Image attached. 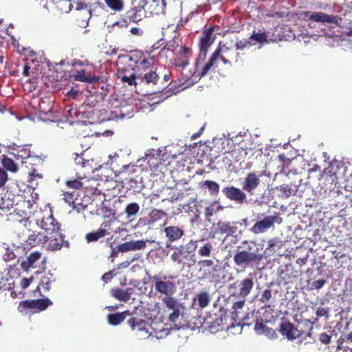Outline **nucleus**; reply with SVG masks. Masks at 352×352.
<instances>
[{"label":"nucleus","instance_id":"nucleus-14","mask_svg":"<svg viewBox=\"0 0 352 352\" xmlns=\"http://www.w3.org/2000/svg\"><path fill=\"white\" fill-rule=\"evenodd\" d=\"M222 192L226 198L238 204H242L247 201L246 195L243 190L233 186L223 188Z\"/></svg>","mask_w":352,"mask_h":352},{"label":"nucleus","instance_id":"nucleus-37","mask_svg":"<svg viewBox=\"0 0 352 352\" xmlns=\"http://www.w3.org/2000/svg\"><path fill=\"white\" fill-rule=\"evenodd\" d=\"M107 233V232L106 230L100 228L96 232L87 233L85 236V239L88 243L95 242L99 240L100 238L104 237Z\"/></svg>","mask_w":352,"mask_h":352},{"label":"nucleus","instance_id":"nucleus-7","mask_svg":"<svg viewBox=\"0 0 352 352\" xmlns=\"http://www.w3.org/2000/svg\"><path fill=\"white\" fill-rule=\"evenodd\" d=\"M52 304L48 298H39L36 300H25L21 301L18 305V311L25 315L30 313H36L47 309Z\"/></svg>","mask_w":352,"mask_h":352},{"label":"nucleus","instance_id":"nucleus-45","mask_svg":"<svg viewBox=\"0 0 352 352\" xmlns=\"http://www.w3.org/2000/svg\"><path fill=\"white\" fill-rule=\"evenodd\" d=\"M1 163L5 168L11 172H16L17 170V166L14 161L9 157H4Z\"/></svg>","mask_w":352,"mask_h":352},{"label":"nucleus","instance_id":"nucleus-29","mask_svg":"<svg viewBox=\"0 0 352 352\" xmlns=\"http://www.w3.org/2000/svg\"><path fill=\"white\" fill-rule=\"evenodd\" d=\"M254 286V281L252 278H245L241 282L239 296L245 298L252 291Z\"/></svg>","mask_w":352,"mask_h":352},{"label":"nucleus","instance_id":"nucleus-13","mask_svg":"<svg viewBox=\"0 0 352 352\" xmlns=\"http://www.w3.org/2000/svg\"><path fill=\"white\" fill-rule=\"evenodd\" d=\"M278 331L288 340H294L302 337L305 332L295 328L294 325L287 320L282 321L279 325Z\"/></svg>","mask_w":352,"mask_h":352},{"label":"nucleus","instance_id":"nucleus-21","mask_svg":"<svg viewBox=\"0 0 352 352\" xmlns=\"http://www.w3.org/2000/svg\"><path fill=\"white\" fill-rule=\"evenodd\" d=\"M111 295L118 300L122 302H127L130 300L132 294L133 293V289L130 287L126 290H123L120 288H113L111 291Z\"/></svg>","mask_w":352,"mask_h":352},{"label":"nucleus","instance_id":"nucleus-63","mask_svg":"<svg viewBox=\"0 0 352 352\" xmlns=\"http://www.w3.org/2000/svg\"><path fill=\"white\" fill-rule=\"evenodd\" d=\"M328 311L323 307L318 308L316 314L318 317H322L327 315Z\"/></svg>","mask_w":352,"mask_h":352},{"label":"nucleus","instance_id":"nucleus-41","mask_svg":"<svg viewBox=\"0 0 352 352\" xmlns=\"http://www.w3.org/2000/svg\"><path fill=\"white\" fill-rule=\"evenodd\" d=\"M122 72H120V77H118V79H120V81L122 83L127 84L129 86H137V85L139 84L138 80V74L136 76H133V77H130L126 76V75H122Z\"/></svg>","mask_w":352,"mask_h":352},{"label":"nucleus","instance_id":"nucleus-40","mask_svg":"<svg viewBox=\"0 0 352 352\" xmlns=\"http://www.w3.org/2000/svg\"><path fill=\"white\" fill-rule=\"evenodd\" d=\"M197 299L199 306L202 309L206 307L210 301V296L206 292H199L197 295Z\"/></svg>","mask_w":352,"mask_h":352},{"label":"nucleus","instance_id":"nucleus-35","mask_svg":"<svg viewBox=\"0 0 352 352\" xmlns=\"http://www.w3.org/2000/svg\"><path fill=\"white\" fill-rule=\"evenodd\" d=\"M202 186H206L212 196L217 197L219 193L220 186L216 182L206 180L203 182Z\"/></svg>","mask_w":352,"mask_h":352},{"label":"nucleus","instance_id":"nucleus-9","mask_svg":"<svg viewBox=\"0 0 352 352\" xmlns=\"http://www.w3.org/2000/svg\"><path fill=\"white\" fill-rule=\"evenodd\" d=\"M145 10L144 5L140 3L138 6H134L128 10L123 16L122 21H118L117 23H122L121 25L127 26L129 23H138L145 17Z\"/></svg>","mask_w":352,"mask_h":352},{"label":"nucleus","instance_id":"nucleus-54","mask_svg":"<svg viewBox=\"0 0 352 352\" xmlns=\"http://www.w3.org/2000/svg\"><path fill=\"white\" fill-rule=\"evenodd\" d=\"M279 190L286 198H289L293 192V189L288 184L281 185L279 188Z\"/></svg>","mask_w":352,"mask_h":352},{"label":"nucleus","instance_id":"nucleus-33","mask_svg":"<svg viewBox=\"0 0 352 352\" xmlns=\"http://www.w3.org/2000/svg\"><path fill=\"white\" fill-rule=\"evenodd\" d=\"M166 217L167 213L165 211L162 210L153 209L148 214L149 223H156Z\"/></svg>","mask_w":352,"mask_h":352},{"label":"nucleus","instance_id":"nucleus-20","mask_svg":"<svg viewBox=\"0 0 352 352\" xmlns=\"http://www.w3.org/2000/svg\"><path fill=\"white\" fill-rule=\"evenodd\" d=\"M164 232L166 237L170 242H173L180 239L184 234V232L182 228L174 226H170L164 228Z\"/></svg>","mask_w":352,"mask_h":352},{"label":"nucleus","instance_id":"nucleus-56","mask_svg":"<svg viewBox=\"0 0 352 352\" xmlns=\"http://www.w3.org/2000/svg\"><path fill=\"white\" fill-rule=\"evenodd\" d=\"M18 152L19 155L23 159L30 160L32 157L31 151L28 148L23 147Z\"/></svg>","mask_w":352,"mask_h":352},{"label":"nucleus","instance_id":"nucleus-10","mask_svg":"<svg viewBox=\"0 0 352 352\" xmlns=\"http://www.w3.org/2000/svg\"><path fill=\"white\" fill-rule=\"evenodd\" d=\"M46 248L50 251L60 250L63 247H69V242L65 240V235L60 232H55L52 235L45 234Z\"/></svg>","mask_w":352,"mask_h":352},{"label":"nucleus","instance_id":"nucleus-44","mask_svg":"<svg viewBox=\"0 0 352 352\" xmlns=\"http://www.w3.org/2000/svg\"><path fill=\"white\" fill-rule=\"evenodd\" d=\"M212 250V245L210 243H207L199 248L198 254L201 257H209L211 256Z\"/></svg>","mask_w":352,"mask_h":352},{"label":"nucleus","instance_id":"nucleus-15","mask_svg":"<svg viewBox=\"0 0 352 352\" xmlns=\"http://www.w3.org/2000/svg\"><path fill=\"white\" fill-rule=\"evenodd\" d=\"M277 219L276 216H267L263 219L258 221L252 227L251 231L255 234L263 233L273 227Z\"/></svg>","mask_w":352,"mask_h":352},{"label":"nucleus","instance_id":"nucleus-3","mask_svg":"<svg viewBox=\"0 0 352 352\" xmlns=\"http://www.w3.org/2000/svg\"><path fill=\"white\" fill-rule=\"evenodd\" d=\"M238 56L239 54L236 53L232 47L228 46L227 43L223 44L222 47H218L201 68V76H206L215 65L218 59H221L226 65H230L232 60H237Z\"/></svg>","mask_w":352,"mask_h":352},{"label":"nucleus","instance_id":"nucleus-38","mask_svg":"<svg viewBox=\"0 0 352 352\" xmlns=\"http://www.w3.org/2000/svg\"><path fill=\"white\" fill-rule=\"evenodd\" d=\"M104 2L114 12H120L124 8L123 0H104Z\"/></svg>","mask_w":352,"mask_h":352},{"label":"nucleus","instance_id":"nucleus-59","mask_svg":"<svg viewBox=\"0 0 352 352\" xmlns=\"http://www.w3.org/2000/svg\"><path fill=\"white\" fill-rule=\"evenodd\" d=\"M76 9L77 10H84V9H87L88 12L89 14V16H91V8L88 9V5L86 4L84 2L77 1L76 3Z\"/></svg>","mask_w":352,"mask_h":352},{"label":"nucleus","instance_id":"nucleus-30","mask_svg":"<svg viewBox=\"0 0 352 352\" xmlns=\"http://www.w3.org/2000/svg\"><path fill=\"white\" fill-rule=\"evenodd\" d=\"M245 305V300H240L235 302L233 304L232 309L233 311L232 312V317L235 322L238 320L240 321L243 319V316H241V310Z\"/></svg>","mask_w":352,"mask_h":352},{"label":"nucleus","instance_id":"nucleus-64","mask_svg":"<svg viewBox=\"0 0 352 352\" xmlns=\"http://www.w3.org/2000/svg\"><path fill=\"white\" fill-rule=\"evenodd\" d=\"M36 177H38L39 179L42 178V175L36 173L35 170H33L32 173L29 175V182H32Z\"/></svg>","mask_w":352,"mask_h":352},{"label":"nucleus","instance_id":"nucleus-12","mask_svg":"<svg viewBox=\"0 0 352 352\" xmlns=\"http://www.w3.org/2000/svg\"><path fill=\"white\" fill-rule=\"evenodd\" d=\"M305 16L310 21L322 23H331L336 25H339L341 18L331 14H327L324 12H305Z\"/></svg>","mask_w":352,"mask_h":352},{"label":"nucleus","instance_id":"nucleus-58","mask_svg":"<svg viewBox=\"0 0 352 352\" xmlns=\"http://www.w3.org/2000/svg\"><path fill=\"white\" fill-rule=\"evenodd\" d=\"M8 180V173L7 172L2 168H0V187H2L5 185Z\"/></svg>","mask_w":352,"mask_h":352},{"label":"nucleus","instance_id":"nucleus-55","mask_svg":"<svg viewBox=\"0 0 352 352\" xmlns=\"http://www.w3.org/2000/svg\"><path fill=\"white\" fill-rule=\"evenodd\" d=\"M327 281L325 279H319L314 280L311 284V289H321L325 284Z\"/></svg>","mask_w":352,"mask_h":352},{"label":"nucleus","instance_id":"nucleus-60","mask_svg":"<svg viewBox=\"0 0 352 352\" xmlns=\"http://www.w3.org/2000/svg\"><path fill=\"white\" fill-rule=\"evenodd\" d=\"M331 337L326 333L320 335V340L322 343L327 344L331 342Z\"/></svg>","mask_w":352,"mask_h":352},{"label":"nucleus","instance_id":"nucleus-62","mask_svg":"<svg viewBox=\"0 0 352 352\" xmlns=\"http://www.w3.org/2000/svg\"><path fill=\"white\" fill-rule=\"evenodd\" d=\"M279 243H281V241H279L278 239H276V238L271 239L268 241V248H272L274 246L278 245Z\"/></svg>","mask_w":352,"mask_h":352},{"label":"nucleus","instance_id":"nucleus-51","mask_svg":"<svg viewBox=\"0 0 352 352\" xmlns=\"http://www.w3.org/2000/svg\"><path fill=\"white\" fill-rule=\"evenodd\" d=\"M252 45L250 41L247 39H243L241 41H237L235 43L236 50H243L245 48L250 47Z\"/></svg>","mask_w":352,"mask_h":352},{"label":"nucleus","instance_id":"nucleus-25","mask_svg":"<svg viewBox=\"0 0 352 352\" xmlns=\"http://www.w3.org/2000/svg\"><path fill=\"white\" fill-rule=\"evenodd\" d=\"M255 331L258 333L264 334L271 340H274L278 338V334L274 329L269 327L263 323H256L255 325Z\"/></svg>","mask_w":352,"mask_h":352},{"label":"nucleus","instance_id":"nucleus-27","mask_svg":"<svg viewBox=\"0 0 352 352\" xmlns=\"http://www.w3.org/2000/svg\"><path fill=\"white\" fill-rule=\"evenodd\" d=\"M129 311H124L121 313L111 314L108 315V322L113 326L120 324L126 316H130Z\"/></svg>","mask_w":352,"mask_h":352},{"label":"nucleus","instance_id":"nucleus-17","mask_svg":"<svg viewBox=\"0 0 352 352\" xmlns=\"http://www.w3.org/2000/svg\"><path fill=\"white\" fill-rule=\"evenodd\" d=\"M261 183L259 176L254 172L249 173L243 183V189L252 195Z\"/></svg>","mask_w":352,"mask_h":352},{"label":"nucleus","instance_id":"nucleus-57","mask_svg":"<svg viewBox=\"0 0 352 352\" xmlns=\"http://www.w3.org/2000/svg\"><path fill=\"white\" fill-rule=\"evenodd\" d=\"M180 315V311L179 309H173V311L168 316V320L171 322H175L179 318Z\"/></svg>","mask_w":352,"mask_h":352},{"label":"nucleus","instance_id":"nucleus-22","mask_svg":"<svg viewBox=\"0 0 352 352\" xmlns=\"http://www.w3.org/2000/svg\"><path fill=\"white\" fill-rule=\"evenodd\" d=\"M37 219L38 213L20 219L19 223L21 227L25 228L28 232H34L36 227L39 225V222L36 221Z\"/></svg>","mask_w":352,"mask_h":352},{"label":"nucleus","instance_id":"nucleus-61","mask_svg":"<svg viewBox=\"0 0 352 352\" xmlns=\"http://www.w3.org/2000/svg\"><path fill=\"white\" fill-rule=\"evenodd\" d=\"M113 276V272L109 271L108 272L104 273L102 275V279L104 283H108L112 279Z\"/></svg>","mask_w":352,"mask_h":352},{"label":"nucleus","instance_id":"nucleus-52","mask_svg":"<svg viewBox=\"0 0 352 352\" xmlns=\"http://www.w3.org/2000/svg\"><path fill=\"white\" fill-rule=\"evenodd\" d=\"M272 298V291L270 289H265L259 298V301L262 303L266 304Z\"/></svg>","mask_w":352,"mask_h":352},{"label":"nucleus","instance_id":"nucleus-24","mask_svg":"<svg viewBox=\"0 0 352 352\" xmlns=\"http://www.w3.org/2000/svg\"><path fill=\"white\" fill-rule=\"evenodd\" d=\"M236 223H230L226 221H219L217 224V232L220 234H226L231 236L236 232L237 228L234 226Z\"/></svg>","mask_w":352,"mask_h":352},{"label":"nucleus","instance_id":"nucleus-8","mask_svg":"<svg viewBox=\"0 0 352 352\" xmlns=\"http://www.w3.org/2000/svg\"><path fill=\"white\" fill-rule=\"evenodd\" d=\"M173 277H167L166 276L154 275L149 276V280L154 282L153 287L156 292L164 296H172L176 292L175 283L169 280Z\"/></svg>","mask_w":352,"mask_h":352},{"label":"nucleus","instance_id":"nucleus-19","mask_svg":"<svg viewBox=\"0 0 352 352\" xmlns=\"http://www.w3.org/2000/svg\"><path fill=\"white\" fill-rule=\"evenodd\" d=\"M192 252L188 251L184 247L181 245L177 247H174V252L170 255V259L173 262L177 264H182L184 259H186Z\"/></svg>","mask_w":352,"mask_h":352},{"label":"nucleus","instance_id":"nucleus-46","mask_svg":"<svg viewBox=\"0 0 352 352\" xmlns=\"http://www.w3.org/2000/svg\"><path fill=\"white\" fill-rule=\"evenodd\" d=\"M198 265L200 266L199 271V272L204 271V277L206 278L207 274L205 272L206 269L210 268V267H213L214 265V263L212 260L204 259V260L199 261L198 263Z\"/></svg>","mask_w":352,"mask_h":352},{"label":"nucleus","instance_id":"nucleus-34","mask_svg":"<svg viewBox=\"0 0 352 352\" xmlns=\"http://www.w3.org/2000/svg\"><path fill=\"white\" fill-rule=\"evenodd\" d=\"M66 111L67 121L71 124L78 121L80 118V111L76 107H71Z\"/></svg>","mask_w":352,"mask_h":352},{"label":"nucleus","instance_id":"nucleus-18","mask_svg":"<svg viewBox=\"0 0 352 352\" xmlns=\"http://www.w3.org/2000/svg\"><path fill=\"white\" fill-rule=\"evenodd\" d=\"M146 247V242L142 240L131 241L121 243L118 245L117 250L120 252H126L129 251L140 250Z\"/></svg>","mask_w":352,"mask_h":352},{"label":"nucleus","instance_id":"nucleus-39","mask_svg":"<svg viewBox=\"0 0 352 352\" xmlns=\"http://www.w3.org/2000/svg\"><path fill=\"white\" fill-rule=\"evenodd\" d=\"M89 148V146H87L85 150L82 151L80 154H78V153H73V155L75 156L74 157V161H75V163L77 164V165H79L82 168H85L87 166H90L91 164H90V162L89 160H85L82 155H83V153Z\"/></svg>","mask_w":352,"mask_h":352},{"label":"nucleus","instance_id":"nucleus-50","mask_svg":"<svg viewBox=\"0 0 352 352\" xmlns=\"http://www.w3.org/2000/svg\"><path fill=\"white\" fill-rule=\"evenodd\" d=\"M38 288H42L45 291H50L51 288V280L47 276H44L41 278L40 283L38 286Z\"/></svg>","mask_w":352,"mask_h":352},{"label":"nucleus","instance_id":"nucleus-36","mask_svg":"<svg viewBox=\"0 0 352 352\" xmlns=\"http://www.w3.org/2000/svg\"><path fill=\"white\" fill-rule=\"evenodd\" d=\"M250 40L255 41L261 45H263L265 43H269L268 35L265 32H257L254 31L252 35L250 36Z\"/></svg>","mask_w":352,"mask_h":352},{"label":"nucleus","instance_id":"nucleus-28","mask_svg":"<svg viewBox=\"0 0 352 352\" xmlns=\"http://www.w3.org/2000/svg\"><path fill=\"white\" fill-rule=\"evenodd\" d=\"M165 93L171 96L176 94L184 89L183 84L181 80H172L165 88Z\"/></svg>","mask_w":352,"mask_h":352},{"label":"nucleus","instance_id":"nucleus-16","mask_svg":"<svg viewBox=\"0 0 352 352\" xmlns=\"http://www.w3.org/2000/svg\"><path fill=\"white\" fill-rule=\"evenodd\" d=\"M141 5H144L145 12H148L151 15H159L164 13L166 6L164 0H151L146 3L143 0Z\"/></svg>","mask_w":352,"mask_h":352},{"label":"nucleus","instance_id":"nucleus-26","mask_svg":"<svg viewBox=\"0 0 352 352\" xmlns=\"http://www.w3.org/2000/svg\"><path fill=\"white\" fill-rule=\"evenodd\" d=\"M33 233L30 234L28 237L27 242L31 246H35L37 245H45L46 242V238L45 237V234L41 232L36 233V232H32Z\"/></svg>","mask_w":352,"mask_h":352},{"label":"nucleus","instance_id":"nucleus-32","mask_svg":"<svg viewBox=\"0 0 352 352\" xmlns=\"http://www.w3.org/2000/svg\"><path fill=\"white\" fill-rule=\"evenodd\" d=\"M65 201L74 208H76L78 205L81 204V201L77 197L76 191L65 192L64 193Z\"/></svg>","mask_w":352,"mask_h":352},{"label":"nucleus","instance_id":"nucleus-11","mask_svg":"<svg viewBox=\"0 0 352 352\" xmlns=\"http://www.w3.org/2000/svg\"><path fill=\"white\" fill-rule=\"evenodd\" d=\"M175 66L179 69H180V71L182 74V75L186 78H191L192 76L196 75V76L199 77H203L204 76H201V68L204 65L205 63H204L201 66H200L199 68L196 66V63L195 64V66L192 69V70H188L186 71L187 67L189 66V60L188 58H177L175 60Z\"/></svg>","mask_w":352,"mask_h":352},{"label":"nucleus","instance_id":"nucleus-4","mask_svg":"<svg viewBox=\"0 0 352 352\" xmlns=\"http://www.w3.org/2000/svg\"><path fill=\"white\" fill-rule=\"evenodd\" d=\"M214 28V26H210V28L205 27L202 32L199 43V53L196 58V66L198 68L204 63H206V58L208 50L216 38V36H213Z\"/></svg>","mask_w":352,"mask_h":352},{"label":"nucleus","instance_id":"nucleus-31","mask_svg":"<svg viewBox=\"0 0 352 352\" xmlns=\"http://www.w3.org/2000/svg\"><path fill=\"white\" fill-rule=\"evenodd\" d=\"M41 257V253L36 251L32 252L28 257L27 260L22 263V266L25 268H30L35 267V263Z\"/></svg>","mask_w":352,"mask_h":352},{"label":"nucleus","instance_id":"nucleus-47","mask_svg":"<svg viewBox=\"0 0 352 352\" xmlns=\"http://www.w3.org/2000/svg\"><path fill=\"white\" fill-rule=\"evenodd\" d=\"M162 302L166 307L169 309H176L175 307L177 304V300L171 296H165V297L162 298Z\"/></svg>","mask_w":352,"mask_h":352},{"label":"nucleus","instance_id":"nucleus-53","mask_svg":"<svg viewBox=\"0 0 352 352\" xmlns=\"http://www.w3.org/2000/svg\"><path fill=\"white\" fill-rule=\"evenodd\" d=\"M120 72H122V75H126V76L133 77V76L137 75V71L135 72L133 69H126L125 67H118L117 72V77H120Z\"/></svg>","mask_w":352,"mask_h":352},{"label":"nucleus","instance_id":"nucleus-2","mask_svg":"<svg viewBox=\"0 0 352 352\" xmlns=\"http://www.w3.org/2000/svg\"><path fill=\"white\" fill-rule=\"evenodd\" d=\"M153 50H146V57L148 59V64L142 66L138 72V80L139 85L147 86L149 88H154L160 81V74L156 68L152 65L154 62L155 55L153 54V50L158 48L152 47Z\"/></svg>","mask_w":352,"mask_h":352},{"label":"nucleus","instance_id":"nucleus-6","mask_svg":"<svg viewBox=\"0 0 352 352\" xmlns=\"http://www.w3.org/2000/svg\"><path fill=\"white\" fill-rule=\"evenodd\" d=\"M36 221L39 222L38 227L44 230L45 234L52 235L55 232L60 231V224L54 219L51 210L40 211Z\"/></svg>","mask_w":352,"mask_h":352},{"label":"nucleus","instance_id":"nucleus-5","mask_svg":"<svg viewBox=\"0 0 352 352\" xmlns=\"http://www.w3.org/2000/svg\"><path fill=\"white\" fill-rule=\"evenodd\" d=\"M146 56V50L144 52H133L120 59L118 67H125L126 69H131L135 72H139V69H141L142 66L148 64Z\"/></svg>","mask_w":352,"mask_h":352},{"label":"nucleus","instance_id":"nucleus-49","mask_svg":"<svg viewBox=\"0 0 352 352\" xmlns=\"http://www.w3.org/2000/svg\"><path fill=\"white\" fill-rule=\"evenodd\" d=\"M3 259L6 261H11L16 258V256L14 253L13 248L8 247L5 248V252L3 255Z\"/></svg>","mask_w":352,"mask_h":352},{"label":"nucleus","instance_id":"nucleus-48","mask_svg":"<svg viewBox=\"0 0 352 352\" xmlns=\"http://www.w3.org/2000/svg\"><path fill=\"white\" fill-rule=\"evenodd\" d=\"M75 80L80 82H92L93 78L91 77H87L85 75V71L84 69L77 71L76 74L74 75Z\"/></svg>","mask_w":352,"mask_h":352},{"label":"nucleus","instance_id":"nucleus-42","mask_svg":"<svg viewBox=\"0 0 352 352\" xmlns=\"http://www.w3.org/2000/svg\"><path fill=\"white\" fill-rule=\"evenodd\" d=\"M140 206L138 204L134 202L128 204L124 210V212L128 217L135 216L140 210Z\"/></svg>","mask_w":352,"mask_h":352},{"label":"nucleus","instance_id":"nucleus-43","mask_svg":"<svg viewBox=\"0 0 352 352\" xmlns=\"http://www.w3.org/2000/svg\"><path fill=\"white\" fill-rule=\"evenodd\" d=\"M84 178L80 177L79 179H75L67 181L66 185L67 187L74 189V190H78L80 188H85L84 186V182L82 181Z\"/></svg>","mask_w":352,"mask_h":352},{"label":"nucleus","instance_id":"nucleus-1","mask_svg":"<svg viewBox=\"0 0 352 352\" xmlns=\"http://www.w3.org/2000/svg\"><path fill=\"white\" fill-rule=\"evenodd\" d=\"M262 250L263 245L254 241H242L233 256L234 264L239 267H252L259 264L263 258Z\"/></svg>","mask_w":352,"mask_h":352},{"label":"nucleus","instance_id":"nucleus-23","mask_svg":"<svg viewBox=\"0 0 352 352\" xmlns=\"http://www.w3.org/2000/svg\"><path fill=\"white\" fill-rule=\"evenodd\" d=\"M127 324L131 327V330H137L141 332L144 331V336H146L148 334V332L146 330L147 322L144 320L140 318L132 317L128 320Z\"/></svg>","mask_w":352,"mask_h":352}]
</instances>
